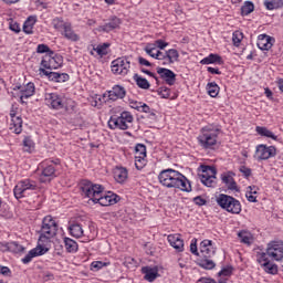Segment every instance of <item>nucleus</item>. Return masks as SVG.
<instances>
[{
  "instance_id": "5701e85b",
  "label": "nucleus",
  "mask_w": 283,
  "mask_h": 283,
  "mask_svg": "<svg viewBox=\"0 0 283 283\" xmlns=\"http://www.w3.org/2000/svg\"><path fill=\"white\" fill-rule=\"evenodd\" d=\"M14 92L20 91V101L21 103H23V98H30L31 96H34V92H35V86L34 83L29 82L27 85L24 86H15Z\"/></svg>"
},
{
  "instance_id": "2f4dec72",
  "label": "nucleus",
  "mask_w": 283,
  "mask_h": 283,
  "mask_svg": "<svg viewBox=\"0 0 283 283\" xmlns=\"http://www.w3.org/2000/svg\"><path fill=\"white\" fill-rule=\"evenodd\" d=\"M36 24V17L30 15L23 23V32L25 34H33L34 25Z\"/></svg>"
},
{
  "instance_id": "39448f33",
  "label": "nucleus",
  "mask_w": 283,
  "mask_h": 283,
  "mask_svg": "<svg viewBox=\"0 0 283 283\" xmlns=\"http://www.w3.org/2000/svg\"><path fill=\"white\" fill-rule=\"evenodd\" d=\"M217 205H219L221 209H224V211H228V213H232L234 216L240 214L242 211V203H240V200L229 195H219L217 197Z\"/></svg>"
},
{
  "instance_id": "dca6fc26",
  "label": "nucleus",
  "mask_w": 283,
  "mask_h": 283,
  "mask_svg": "<svg viewBox=\"0 0 283 283\" xmlns=\"http://www.w3.org/2000/svg\"><path fill=\"white\" fill-rule=\"evenodd\" d=\"M39 72L42 76H46L49 81H54L55 83H66V81H70V75L67 73H56L45 69H40Z\"/></svg>"
},
{
  "instance_id": "f8f14e48",
  "label": "nucleus",
  "mask_w": 283,
  "mask_h": 283,
  "mask_svg": "<svg viewBox=\"0 0 283 283\" xmlns=\"http://www.w3.org/2000/svg\"><path fill=\"white\" fill-rule=\"evenodd\" d=\"M132 67V62L127 57H117L111 64V70L113 74L117 76H127L129 74V70Z\"/></svg>"
},
{
  "instance_id": "4be33fe9",
  "label": "nucleus",
  "mask_w": 283,
  "mask_h": 283,
  "mask_svg": "<svg viewBox=\"0 0 283 283\" xmlns=\"http://www.w3.org/2000/svg\"><path fill=\"white\" fill-rule=\"evenodd\" d=\"M120 23H123V21H120L118 17L113 15L105 24L99 25L97 30L98 32H112V30H118V28H120Z\"/></svg>"
},
{
  "instance_id": "a878e982",
  "label": "nucleus",
  "mask_w": 283,
  "mask_h": 283,
  "mask_svg": "<svg viewBox=\"0 0 283 283\" xmlns=\"http://www.w3.org/2000/svg\"><path fill=\"white\" fill-rule=\"evenodd\" d=\"M273 43H275V39L266 34H261L259 35L256 45L259 50L269 51L273 48Z\"/></svg>"
},
{
  "instance_id": "ea45409f",
  "label": "nucleus",
  "mask_w": 283,
  "mask_h": 283,
  "mask_svg": "<svg viewBox=\"0 0 283 283\" xmlns=\"http://www.w3.org/2000/svg\"><path fill=\"white\" fill-rule=\"evenodd\" d=\"M207 92L211 98H216L220 94V86L216 82L208 83Z\"/></svg>"
},
{
  "instance_id": "3c124183",
  "label": "nucleus",
  "mask_w": 283,
  "mask_h": 283,
  "mask_svg": "<svg viewBox=\"0 0 283 283\" xmlns=\"http://www.w3.org/2000/svg\"><path fill=\"white\" fill-rule=\"evenodd\" d=\"M23 147H24V151H29V153L32 151V149H34V142L32 140V138L24 137Z\"/></svg>"
},
{
  "instance_id": "c03bdc74",
  "label": "nucleus",
  "mask_w": 283,
  "mask_h": 283,
  "mask_svg": "<svg viewBox=\"0 0 283 283\" xmlns=\"http://www.w3.org/2000/svg\"><path fill=\"white\" fill-rule=\"evenodd\" d=\"M238 237L243 244H252L253 243V237L247 231L239 232Z\"/></svg>"
},
{
  "instance_id": "c85d7f7f",
  "label": "nucleus",
  "mask_w": 283,
  "mask_h": 283,
  "mask_svg": "<svg viewBox=\"0 0 283 283\" xmlns=\"http://www.w3.org/2000/svg\"><path fill=\"white\" fill-rule=\"evenodd\" d=\"M142 273L144 274V280H146V282H154L158 277L157 268L144 266Z\"/></svg>"
},
{
  "instance_id": "423d86ee",
  "label": "nucleus",
  "mask_w": 283,
  "mask_h": 283,
  "mask_svg": "<svg viewBox=\"0 0 283 283\" xmlns=\"http://www.w3.org/2000/svg\"><path fill=\"white\" fill-rule=\"evenodd\" d=\"M59 231V224L52 218V216H46L42 221L40 242H50L56 232Z\"/></svg>"
},
{
  "instance_id": "680f3d73",
  "label": "nucleus",
  "mask_w": 283,
  "mask_h": 283,
  "mask_svg": "<svg viewBox=\"0 0 283 283\" xmlns=\"http://www.w3.org/2000/svg\"><path fill=\"white\" fill-rule=\"evenodd\" d=\"M158 95L160 96V98H169V96H171V94L169 93V88L158 91Z\"/></svg>"
},
{
  "instance_id": "6e6552de",
  "label": "nucleus",
  "mask_w": 283,
  "mask_h": 283,
  "mask_svg": "<svg viewBox=\"0 0 283 283\" xmlns=\"http://www.w3.org/2000/svg\"><path fill=\"white\" fill-rule=\"evenodd\" d=\"M36 189H39V185L36 184L35 180H32V179L20 180L13 189L14 198H17V200H21V198H25V196H30V191H36Z\"/></svg>"
},
{
  "instance_id": "0eeeda50",
  "label": "nucleus",
  "mask_w": 283,
  "mask_h": 283,
  "mask_svg": "<svg viewBox=\"0 0 283 283\" xmlns=\"http://www.w3.org/2000/svg\"><path fill=\"white\" fill-rule=\"evenodd\" d=\"M40 182H52L56 177V164L52 160H44L38 166Z\"/></svg>"
},
{
  "instance_id": "13d9d810",
  "label": "nucleus",
  "mask_w": 283,
  "mask_h": 283,
  "mask_svg": "<svg viewBox=\"0 0 283 283\" xmlns=\"http://www.w3.org/2000/svg\"><path fill=\"white\" fill-rule=\"evenodd\" d=\"M239 171L242 174V176H244V178H249L251 176V168L247 166H241Z\"/></svg>"
},
{
  "instance_id": "49530a36",
  "label": "nucleus",
  "mask_w": 283,
  "mask_h": 283,
  "mask_svg": "<svg viewBox=\"0 0 283 283\" xmlns=\"http://www.w3.org/2000/svg\"><path fill=\"white\" fill-rule=\"evenodd\" d=\"M242 39H244V34L240 31H234L232 34V42L235 48H240V43H242Z\"/></svg>"
},
{
  "instance_id": "6e6d98bb",
  "label": "nucleus",
  "mask_w": 283,
  "mask_h": 283,
  "mask_svg": "<svg viewBox=\"0 0 283 283\" xmlns=\"http://www.w3.org/2000/svg\"><path fill=\"white\" fill-rule=\"evenodd\" d=\"M198 240L193 239L190 243V252L193 255H200V252H198V244H197Z\"/></svg>"
},
{
  "instance_id": "37998d69",
  "label": "nucleus",
  "mask_w": 283,
  "mask_h": 283,
  "mask_svg": "<svg viewBox=\"0 0 283 283\" xmlns=\"http://www.w3.org/2000/svg\"><path fill=\"white\" fill-rule=\"evenodd\" d=\"M255 10V6L251 1H247L243 7H241V14L242 17H249L251 12Z\"/></svg>"
},
{
  "instance_id": "f3484780",
  "label": "nucleus",
  "mask_w": 283,
  "mask_h": 283,
  "mask_svg": "<svg viewBox=\"0 0 283 283\" xmlns=\"http://www.w3.org/2000/svg\"><path fill=\"white\" fill-rule=\"evenodd\" d=\"M199 249V255L201 258H212L216 255V245H213V241L209 239L201 241Z\"/></svg>"
},
{
  "instance_id": "aec40b11",
  "label": "nucleus",
  "mask_w": 283,
  "mask_h": 283,
  "mask_svg": "<svg viewBox=\"0 0 283 283\" xmlns=\"http://www.w3.org/2000/svg\"><path fill=\"white\" fill-rule=\"evenodd\" d=\"M157 74L161 81H165L166 85H176V73L166 67H157Z\"/></svg>"
},
{
  "instance_id": "bb28decb",
  "label": "nucleus",
  "mask_w": 283,
  "mask_h": 283,
  "mask_svg": "<svg viewBox=\"0 0 283 283\" xmlns=\"http://www.w3.org/2000/svg\"><path fill=\"white\" fill-rule=\"evenodd\" d=\"M62 36L66 39L67 41H72L73 43H76L77 41H81V35H78L74 29L72 28V23H67L65 25L64 30L61 32Z\"/></svg>"
},
{
  "instance_id": "864d4df0",
  "label": "nucleus",
  "mask_w": 283,
  "mask_h": 283,
  "mask_svg": "<svg viewBox=\"0 0 283 283\" xmlns=\"http://www.w3.org/2000/svg\"><path fill=\"white\" fill-rule=\"evenodd\" d=\"M153 45H155L156 49L158 48V50H165V48H167L169 43L165 42V40H156Z\"/></svg>"
},
{
  "instance_id": "4c0bfd02",
  "label": "nucleus",
  "mask_w": 283,
  "mask_h": 283,
  "mask_svg": "<svg viewBox=\"0 0 283 283\" xmlns=\"http://www.w3.org/2000/svg\"><path fill=\"white\" fill-rule=\"evenodd\" d=\"M135 83L137 86L140 87V90H149V87H151V84H149V81H147V78L138 75V74H135L133 76Z\"/></svg>"
},
{
  "instance_id": "1a4fd4ad",
  "label": "nucleus",
  "mask_w": 283,
  "mask_h": 283,
  "mask_svg": "<svg viewBox=\"0 0 283 283\" xmlns=\"http://www.w3.org/2000/svg\"><path fill=\"white\" fill-rule=\"evenodd\" d=\"M134 123V115L129 112L120 113L118 117H111L108 120L109 129H129V125Z\"/></svg>"
},
{
  "instance_id": "f257e3e1",
  "label": "nucleus",
  "mask_w": 283,
  "mask_h": 283,
  "mask_svg": "<svg viewBox=\"0 0 283 283\" xmlns=\"http://www.w3.org/2000/svg\"><path fill=\"white\" fill-rule=\"evenodd\" d=\"M82 193L85 198H88L94 205H101V207H112L116 205L120 197L114 192H103L105 188L102 185L93 184L92 181H83L81 185Z\"/></svg>"
},
{
  "instance_id": "c9c22d12",
  "label": "nucleus",
  "mask_w": 283,
  "mask_h": 283,
  "mask_svg": "<svg viewBox=\"0 0 283 283\" xmlns=\"http://www.w3.org/2000/svg\"><path fill=\"white\" fill-rule=\"evenodd\" d=\"M255 132L259 134V136H264L265 138L277 140V136L266 127L256 126Z\"/></svg>"
},
{
  "instance_id": "f704fd0d",
  "label": "nucleus",
  "mask_w": 283,
  "mask_h": 283,
  "mask_svg": "<svg viewBox=\"0 0 283 283\" xmlns=\"http://www.w3.org/2000/svg\"><path fill=\"white\" fill-rule=\"evenodd\" d=\"M255 258H256V262L260 266H264V264L271 262V259H269L271 256H269L268 250H265V252L262 250L256 251Z\"/></svg>"
},
{
  "instance_id": "0e129e2a",
  "label": "nucleus",
  "mask_w": 283,
  "mask_h": 283,
  "mask_svg": "<svg viewBox=\"0 0 283 283\" xmlns=\"http://www.w3.org/2000/svg\"><path fill=\"white\" fill-rule=\"evenodd\" d=\"M258 191H259V188L256 186H249L247 188L245 193H250V196H256Z\"/></svg>"
},
{
  "instance_id": "ddd939ff",
  "label": "nucleus",
  "mask_w": 283,
  "mask_h": 283,
  "mask_svg": "<svg viewBox=\"0 0 283 283\" xmlns=\"http://www.w3.org/2000/svg\"><path fill=\"white\" fill-rule=\"evenodd\" d=\"M268 255L275 262H282L283 260V241L274 240L266 244Z\"/></svg>"
},
{
  "instance_id": "774afa93",
  "label": "nucleus",
  "mask_w": 283,
  "mask_h": 283,
  "mask_svg": "<svg viewBox=\"0 0 283 283\" xmlns=\"http://www.w3.org/2000/svg\"><path fill=\"white\" fill-rule=\"evenodd\" d=\"M207 71L210 73V74H222V72L220 71V69H216V67H211V66H208L207 67Z\"/></svg>"
},
{
  "instance_id": "9d476101",
  "label": "nucleus",
  "mask_w": 283,
  "mask_h": 283,
  "mask_svg": "<svg viewBox=\"0 0 283 283\" xmlns=\"http://www.w3.org/2000/svg\"><path fill=\"white\" fill-rule=\"evenodd\" d=\"M275 156H277V148H275V146L260 144L255 147L253 158L256 159L258 163H262V160H269L271 158H275Z\"/></svg>"
},
{
  "instance_id": "72a5a7b5",
  "label": "nucleus",
  "mask_w": 283,
  "mask_h": 283,
  "mask_svg": "<svg viewBox=\"0 0 283 283\" xmlns=\"http://www.w3.org/2000/svg\"><path fill=\"white\" fill-rule=\"evenodd\" d=\"M261 269H263L264 273H266L268 275H277L279 273L277 264L272 261L264 263V265L261 266Z\"/></svg>"
},
{
  "instance_id": "e433bc0d",
  "label": "nucleus",
  "mask_w": 283,
  "mask_h": 283,
  "mask_svg": "<svg viewBox=\"0 0 283 283\" xmlns=\"http://www.w3.org/2000/svg\"><path fill=\"white\" fill-rule=\"evenodd\" d=\"M263 6L266 10H280L283 8V0H264Z\"/></svg>"
},
{
  "instance_id": "a18cd8bd",
  "label": "nucleus",
  "mask_w": 283,
  "mask_h": 283,
  "mask_svg": "<svg viewBox=\"0 0 283 283\" xmlns=\"http://www.w3.org/2000/svg\"><path fill=\"white\" fill-rule=\"evenodd\" d=\"M107 48H109V43H103L93 48V51L96 52L97 56H106Z\"/></svg>"
},
{
  "instance_id": "412c9836",
  "label": "nucleus",
  "mask_w": 283,
  "mask_h": 283,
  "mask_svg": "<svg viewBox=\"0 0 283 283\" xmlns=\"http://www.w3.org/2000/svg\"><path fill=\"white\" fill-rule=\"evenodd\" d=\"M234 178L235 174L233 171H227L221 174V181L230 191H239L238 182H235Z\"/></svg>"
},
{
  "instance_id": "b1692460",
  "label": "nucleus",
  "mask_w": 283,
  "mask_h": 283,
  "mask_svg": "<svg viewBox=\"0 0 283 283\" xmlns=\"http://www.w3.org/2000/svg\"><path fill=\"white\" fill-rule=\"evenodd\" d=\"M167 240L170 247H172L177 253H182V251H185V240H182L180 234H169Z\"/></svg>"
},
{
  "instance_id": "473e14b6",
  "label": "nucleus",
  "mask_w": 283,
  "mask_h": 283,
  "mask_svg": "<svg viewBox=\"0 0 283 283\" xmlns=\"http://www.w3.org/2000/svg\"><path fill=\"white\" fill-rule=\"evenodd\" d=\"M64 242V247L65 250L67 251V253H76V251H78V243L76 241H74V239H70L67 237H65L63 239Z\"/></svg>"
},
{
  "instance_id": "20e7f679",
  "label": "nucleus",
  "mask_w": 283,
  "mask_h": 283,
  "mask_svg": "<svg viewBox=\"0 0 283 283\" xmlns=\"http://www.w3.org/2000/svg\"><path fill=\"white\" fill-rule=\"evenodd\" d=\"M218 136H220V128L218 126H203L197 137L198 145L202 149H216L218 147Z\"/></svg>"
},
{
  "instance_id": "f03ea898",
  "label": "nucleus",
  "mask_w": 283,
  "mask_h": 283,
  "mask_svg": "<svg viewBox=\"0 0 283 283\" xmlns=\"http://www.w3.org/2000/svg\"><path fill=\"white\" fill-rule=\"evenodd\" d=\"M159 184L166 189H175V191L191 192V182L182 172L171 168L164 169L158 175Z\"/></svg>"
},
{
  "instance_id": "603ef678",
  "label": "nucleus",
  "mask_w": 283,
  "mask_h": 283,
  "mask_svg": "<svg viewBox=\"0 0 283 283\" xmlns=\"http://www.w3.org/2000/svg\"><path fill=\"white\" fill-rule=\"evenodd\" d=\"M50 52H53V51L46 44H39L36 46L38 54H50Z\"/></svg>"
},
{
  "instance_id": "6ab92c4d",
  "label": "nucleus",
  "mask_w": 283,
  "mask_h": 283,
  "mask_svg": "<svg viewBox=\"0 0 283 283\" xmlns=\"http://www.w3.org/2000/svg\"><path fill=\"white\" fill-rule=\"evenodd\" d=\"M10 116H11V123L9 125L10 132H12V134H21V132H23V118H21V116L14 113V111L10 112Z\"/></svg>"
},
{
  "instance_id": "e2e57ef3",
  "label": "nucleus",
  "mask_w": 283,
  "mask_h": 283,
  "mask_svg": "<svg viewBox=\"0 0 283 283\" xmlns=\"http://www.w3.org/2000/svg\"><path fill=\"white\" fill-rule=\"evenodd\" d=\"M10 30L12 32H15V34H19V32H21V27L17 22H11L10 23Z\"/></svg>"
},
{
  "instance_id": "9b49d317",
  "label": "nucleus",
  "mask_w": 283,
  "mask_h": 283,
  "mask_svg": "<svg viewBox=\"0 0 283 283\" xmlns=\"http://www.w3.org/2000/svg\"><path fill=\"white\" fill-rule=\"evenodd\" d=\"M41 65L44 70H59L63 65V56L51 51L42 57Z\"/></svg>"
},
{
  "instance_id": "79ce46f5",
  "label": "nucleus",
  "mask_w": 283,
  "mask_h": 283,
  "mask_svg": "<svg viewBox=\"0 0 283 283\" xmlns=\"http://www.w3.org/2000/svg\"><path fill=\"white\" fill-rule=\"evenodd\" d=\"M135 158H147V146L137 144L135 147Z\"/></svg>"
},
{
  "instance_id": "7ed1b4c3",
  "label": "nucleus",
  "mask_w": 283,
  "mask_h": 283,
  "mask_svg": "<svg viewBox=\"0 0 283 283\" xmlns=\"http://www.w3.org/2000/svg\"><path fill=\"white\" fill-rule=\"evenodd\" d=\"M144 52L156 61H163L161 65H174L180 59V53L176 49H169L165 52L158 50L154 43H149L144 48Z\"/></svg>"
},
{
  "instance_id": "bf43d9fd",
  "label": "nucleus",
  "mask_w": 283,
  "mask_h": 283,
  "mask_svg": "<svg viewBox=\"0 0 283 283\" xmlns=\"http://www.w3.org/2000/svg\"><path fill=\"white\" fill-rule=\"evenodd\" d=\"M195 205H198V207H205L207 205V200H205L202 197L198 196L193 198Z\"/></svg>"
},
{
  "instance_id": "5fc2aeb1",
  "label": "nucleus",
  "mask_w": 283,
  "mask_h": 283,
  "mask_svg": "<svg viewBox=\"0 0 283 283\" xmlns=\"http://www.w3.org/2000/svg\"><path fill=\"white\" fill-rule=\"evenodd\" d=\"M231 273H233V268L231 266H226L223 268L220 272L219 275L223 276V277H229V275H231Z\"/></svg>"
},
{
  "instance_id": "cd10ccee",
  "label": "nucleus",
  "mask_w": 283,
  "mask_h": 283,
  "mask_svg": "<svg viewBox=\"0 0 283 283\" xmlns=\"http://www.w3.org/2000/svg\"><path fill=\"white\" fill-rule=\"evenodd\" d=\"M222 63H224V61H222V56L216 53H210L200 61L201 65H222Z\"/></svg>"
},
{
  "instance_id": "8fccbe9b",
  "label": "nucleus",
  "mask_w": 283,
  "mask_h": 283,
  "mask_svg": "<svg viewBox=\"0 0 283 283\" xmlns=\"http://www.w3.org/2000/svg\"><path fill=\"white\" fill-rule=\"evenodd\" d=\"M109 263L103 262V261H93L91 263V271H101V269H104V266H108Z\"/></svg>"
},
{
  "instance_id": "69168bd1",
  "label": "nucleus",
  "mask_w": 283,
  "mask_h": 283,
  "mask_svg": "<svg viewBox=\"0 0 283 283\" xmlns=\"http://www.w3.org/2000/svg\"><path fill=\"white\" fill-rule=\"evenodd\" d=\"M139 65H144L145 67H151V62H149L145 57H138Z\"/></svg>"
},
{
  "instance_id": "09e8293b",
  "label": "nucleus",
  "mask_w": 283,
  "mask_h": 283,
  "mask_svg": "<svg viewBox=\"0 0 283 283\" xmlns=\"http://www.w3.org/2000/svg\"><path fill=\"white\" fill-rule=\"evenodd\" d=\"M9 250L13 251V253H23L25 251V248L23 245L19 244V242H11L9 243Z\"/></svg>"
},
{
  "instance_id": "58836bf2",
  "label": "nucleus",
  "mask_w": 283,
  "mask_h": 283,
  "mask_svg": "<svg viewBox=\"0 0 283 283\" xmlns=\"http://www.w3.org/2000/svg\"><path fill=\"white\" fill-rule=\"evenodd\" d=\"M198 264L201 266V269H206V270L216 269V262H213L211 258L201 256V259L198 260Z\"/></svg>"
},
{
  "instance_id": "4468645a",
  "label": "nucleus",
  "mask_w": 283,
  "mask_h": 283,
  "mask_svg": "<svg viewBox=\"0 0 283 283\" xmlns=\"http://www.w3.org/2000/svg\"><path fill=\"white\" fill-rule=\"evenodd\" d=\"M216 174L218 171L211 166H201V172L199 174L200 180L205 187H216Z\"/></svg>"
},
{
  "instance_id": "a19ab883",
  "label": "nucleus",
  "mask_w": 283,
  "mask_h": 283,
  "mask_svg": "<svg viewBox=\"0 0 283 283\" xmlns=\"http://www.w3.org/2000/svg\"><path fill=\"white\" fill-rule=\"evenodd\" d=\"M70 22L63 21V18H54L52 20V25L54 30H57V32H63L65 25H67Z\"/></svg>"
},
{
  "instance_id": "4d7b16f0",
  "label": "nucleus",
  "mask_w": 283,
  "mask_h": 283,
  "mask_svg": "<svg viewBox=\"0 0 283 283\" xmlns=\"http://www.w3.org/2000/svg\"><path fill=\"white\" fill-rule=\"evenodd\" d=\"M0 275H4L6 277H10L12 275V271L8 266L0 265Z\"/></svg>"
},
{
  "instance_id": "393cba45",
  "label": "nucleus",
  "mask_w": 283,
  "mask_h": 283,
  "mask_svg": "<svg viewBox=\"0 0 283 283\" xmlns=\"http://www.w3.org/2000/svg\"><path fill=\"white\" fill-rule=\"evenodd\" d=\"M48 251H50V249L42 247V245H38L36 248L32 249L23 259H22V263L23 264H30V262H32L33 258H39V255H45V253H48Z\"/></svg>"
},
{
  "instance_id": "7c9ffc66",
  "label": "nucleus",
  "mask_w": 283,
  "mask_h": 283,
  "mask_svg": "<svg viewBox=\"0 0 283 283\" xmlns=\"http://www.w3.org/2000/svg\"><path fill=\"white\" fill-rule=\"evenodd\" d=\"M69 231H70V235H72V238H83L85 235V232L83 230V226L80 223H72L69 227Z\"/></svg>"
},
{
  "instance_id": "338daca9",
  "label": "nucleus",
  "mask_w": 283,
  "mask_h": 283,
  "mask_svg": "<svg viewBox=\"0 0 283 283\" xmlns=\"http://www.w3.org/2000/svg\"><path fill=\"white\" fill-rule=\"evenodd\" d=\"M140 72H143V74H147V76H150L151 78H155L156 83H158V76H156L155 73H151L149 70L146 69H142Z\"/></svg>"
},
{
  "instance_id": "a211bd4d",
  "label": "nucleus",
  "mask_w": 283,
  "mask_h": 283,
  "mask_svg": "<svg viewBox=\"0 0 283 283\" xmlns=\"http://www.w3.org/2000/svg\"><path fill=\"white\" fill-rule=\"evenodd\" d=\"M125 96H127V91L120 85H114L111 91L104 93V98L109 101L123 99Z\"/></svg>"
},
{
  "instance_id": "de8ad7c7",
  "label": "nucleus",
  "mask_w": 283,
  "mask_h": 283,
  "mask_svg": "<svg viewBox=\"0 0 283 283\" xmlns=\"http://www.w3.org/2000/svg\"><path fill=\"white\" fill-rule=\"evenodd\" d=\"M135 167L138 171L147 167V157H137L135 158Z\"/></svg>"
},
{
  "instance_id": "2eb2a0df",
  "label": "nucleus",
  "mask_w": 283,
  "mask_h": 283,
  "mask_svg": "<svg viewBox=\"0 0 283 283\" xmlns=\"http://www.w3.org/2000/svg\"><path fill=\"white\" fill-rule=\"evenodd\" d=\"M44 103L52 109H63V97L57 93H46Z\"/></svg>"
},
{
  "instance_id": "c756f323",
  "label": "nucleus",
  "mask_w": 283,
  "mask_h": 283,
  "mask_svg": "<svg viewBox=\"0 0 283 283\" xmlns=\"http://www.w3.org/2000/svg\"><path fill=\"white\" fill-rule=\"evenodd\" d=\"M129 176V172L127 171V168L125 167H116L114 170V178L116 182L123 184L125 180H127V177Z\"/></svg>"
},
{
  "instance_id": "052dcab7",
  "label": "nucleus",
  "mask_w": 283,
  "mask_h": 283,
  "mask_svg": "<svg viewBox=\"0 0 283 283\" xmlns=\"http://www.w3.org/2000/svg\"><path fill=\"white\" fill-rule=\"evenodd\" d=\"M92 107H101V97L98 95L91 98Z\"/></svg>"
}]
</instances>
